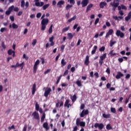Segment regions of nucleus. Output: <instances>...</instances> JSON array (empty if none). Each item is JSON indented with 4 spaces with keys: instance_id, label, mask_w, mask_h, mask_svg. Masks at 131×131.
<instances>
[{
    "instance_id": "23",
    "label": "nucleus",
    "mask_w": 131,
    "mask_h": 131,
    "mask_svg": "<svg viewBox=\"0 0 131 131\" xmlns=\"http://www.w3.org/2000/svg\"><path fill=\"white\" fill-rule=\"evenodd\" d=\"M48 32L49 34H51L53 32V25H51L49 29Z\"/></svg>"
},
{
    "instance_id": "52",
    "label": "nucleus",
    "mask_w": 131,
    "mask_h": 131,
    "mask_svg": "<svg viewBox=\"0 0 131 131\" xmlns=\"http://www.w3.org/2000/svg\"><path fill=\"white\" fill-rule=\"evenodd\" d=\"M99 51H100V52H104V51H105V47L102 46V47H101L99 49Z\"/></svg>"
},
{
    "instance_id": "56",
    "label": "nucleus",
    "mask_w": 131,
    "mask_h": 131,
    "mask_svg": "<svg viewBox=\"0 0 131 131\" xmlns=\"http://www.w3.org/2000/svg\"><path fill=\"white\" fill-rule=\"evenodd\" d=\"M39 63H40V61H39V59H37V60L35 61L34 65H36V66H38V65H39Z\"/></svg>"
},
{
    "instance_id": "60",
    "label": "nucleus",
    "mask_w": 131,
    "mask_h": 131,
    "mask_svg": "<svg viewBox=\"0 0 131 131\" xmlns=\"http://www.w3.org/2000/svg\"><path fill=\"white\" fill-rule=\"evenodd\" d=\"M64 49H65V45H62L60 47V50L62 52H64Z\"/></svg>"
},
{
    "instance_id": "46",
    "label": "nucleus",
    "mask_w": 131,
    "mask_h": 131,
    "mask_svg": "<svg viewBox=\"0 0 131 131\" xmlns=\"http://www.w3.org/2000/svg\"><path fill=\"white\" fill-rule=\"evenodd\" d=\"M111 111L112 113H116V110L114 107H111Z\"/></svg>"
},
{
    "instance_id": "32",
    "label": "nucleus",
    "mask_w": 131,
    "mask_h": 131,
    "mask_svg": "<svg viewBox=\"0 0 131 131\" xmlns=\"http://www.w3.org/2000/svg\"><path fill=\"white\" fill-rule=\"evenodd\" d=\"M102 116L104 118H110V114H103Z\"/></svg>"
},
{
    "instance_id": "25",
    "label": "nucleus",
    "mask_w": 131,
    "mask_h": 131,
    "mask_svg": "<svg viewBox=\"0 0 131 131\" xmlns=\"http://www.w3.org/2000/svg\"><path fill=\"white\" fill-rule=\"evenodd\" d=\"M49 7H50V4H47L46 5H43L42 7V9L43 11H45V10H47V9H48Z\"/></svg>"
},
{
    "instance_id": "47",
    "label": "nucleus",
    "mask_w": 131,
    "mask_h": 131,
    "mask_svg": "<svg viewBox=\"0 0 131 131\" xmlns=\"http://www.w3.org/2000/svg\"><path fill=\"white\" fill-rule=\"evenodd\" d=\"M61 77H62V75H61L58 78V79L56 81V84H58L59 82H60V80H61Z\"/></svg>"
},
{
    "instance_id": "40",
    "label": "nucleus",
    "mask_w": 131,
    "mask_h": 131,
    "mask_svg": "<svg viewBox=\"0 0 131 131\" xmlns=\"http://www.w3.org/2000/svg\"><path fill=\"white\" fill-rule=\"evenodd\" d=\"M70 102V100H69V99L66 100L64 105V107H67V105L69 104Z\"/></svg>"
},
{
    "instance_id": "50",
    "label": "nucleus",
    "mask_w": 131,
    "mask_h": 131,
    "mask_svg": "<svg viewBox=\"0 0 131 131\" xmlns=\"http://www.w3.org/2000/svg\"><path fill=\"white\" fill-rule=\"evenodd\" d=\"M8 129L11 130V129H15V125H12L11 126L8 127Z\"/></svg>"
},
{
    "instance_id": "3",
    "label": "nucleus",
    "mask_w": 131,
    "mask_h": 131,
    "mask_svg": "<svg viewBox=\"0 0 131 131\" xmlns=\"http://www.w3.org/2000/svg\"><path fill=\"white\" fill-rule=\"evenodd\" d=\"M94 127H95L96 128L98 127L99 129L101 130L104 128V124L96 123L94 125Z\"/></svg>"
},
{
    "instance_id": "41",
    "label": "nucleus",
    "mask_w": 131,
    "mask_h": 131,
    "mask_svg": "<svg viewBox=\"0 0 131 131\" xmlns=\"http://www.w3.org/2000/svg\"><path fill=\"white\" fill-rule=\"evenodd\" d=\"M14 52H15V51L12 50V49H9V50L8 51V55H9V56H11V55H12V54Z\"/></svg>"
},
{
    "instance_id": "2",
    "label": "nucleus",
    "mask_w": 131,
    "mask_h": 131,
    "mask_svg": "<svg viewBox=\"0 0 131 131\" xmlns=\"http://www.w3.org/2000/svg\"><path fill=\"white\" fill-rule=\"evenodd\" d=\"M106 57H107V54L104 53L102 55L100 56V59L99 60V63L100 66H102L103 65V61L106 59Z\"/></svg>"
},
{
    "instance_id": "58",
    "label": "nucleus",
    "mask_w": 131,
    "mask_h": 131,
    "mask_svg": "<svg viewBox=\"0 0 131 131\" xmlns=\"http://www.w3.org/2000/svg\"><path fill=\"white\" fill-rule=\"evenodd\" d=\"M130 78V74H127L125 77V79H128Z\"/></svg>"
},
{
    "instance_id": "30",
    "label": "nucleus",
    "mask_w": 131,
    "mask_h": 131,
    "mask_svg": "<svg viewBox=\"0 0 131 131\" xmlns=\"http://www.w3.org/2000/svg\"><path fill=\"white\" fill-rule=\"evenodd\" d=\"M116 43V41H113L112 40L110 41V47L112 48V47H113L114 45H115Z\"/></svg>"
},
{
    "instance_id": "34",
    "label": "nucleus",
    "mask_w": 131,
    "mask_h": 131,
    "mask_svg": "<svg viewBox=\"0 0 131 131\" xmlns=\"http://www.w3.org/2000/svg\"><path fill=\"white\" fill-rule=\"evenodd\" d=\"M40 108H39V104H38V103L36 102L35 104V110H36V111H38V110H39Z\"/></svg>"
},
{
    "instance_id": "21",
    "label": "nucleus",
    "mask_w": 131,
    "mask_h": 131,
    "mask_svg": "<svg viewBox=\"0 0 131 131\" xmlns=\"http://www.w3.org/2000/svg\"><path fill=\"white\" fill-rule=\"evenodd\" d=\"M94 49L92 51V52H91L92 55H94V54L96 53V51H97V49H98V46H95L94 47Z\"/></svg>"
},
{
    "instance_id": "33",
    "label": "nucleus",
    "mask_w": 131,
    "mask_h": 131,
    "mask_svg": "<svg viewBox=\"0 0 131 131\" xmlns=\"http://www.w3.org/2000/svg\"><path fill=\"white\" fill-rule=\"evenodd\" d=\"M34 2L35 3V6L36 7H39L40 6V3H39V0H34Z\"/></svg>"
},
{
    "instance_id": "37",
    "label": "nucleus",
    "mask_w": 131,
    "mask_h": 131,
    "mask_svg": "<svg viewBox=\"0 0 131 131\" xmlns=\"http://www.w3.org/2000/svg\"><path fill=\"white\" fill-rule=\"evenodd\" d=\"M80 119L79 118H77L76 119V125H77L78 126V125H79L80 124Z\"/></svg>"
},
{
    "instance_id": "51",
    "label": "nucleus",
    "mask_w": 131,
    "mask_h": 131,
    "mask_svg": "<svg viewBox=\"0 0 131 131\" xmlns=\"http://www.w3.org/2000/svg\"><path fill=\"white\" fill-rule=\"evenodd\" d=\"M13 11L14 12H18L19 11V8L18 7H15V6H14V8L13 9Z\"/></svg>"
},
{
    "instance_id": "22",
    "label": "nucleus",
    "mask_w": 131,
    "mask_h": 131,
    "mask_svg": "<svg viewBox=\"0 0 131 131\" xmlns=\"http://www.w3.org/2000/svg\"><path fill=\"white\" fill-rule=\"evenodd\" d=\"M45 119H46V113H43L41 117V122H43L45 121Z\"/></svg>"
},
{
    "instance_id": "14",
    "label": "nucleus",
    "mask_w": 131,
    "mask_h": 131,
    "mask_svg": "<svg viewBox=\"0 0 131 131\" xmlns=\"http://www.w3.org/2000/svg\"><path fill=\"white\" fill-rule=\"evenodd\" d=\"M43 127L45 128L46 130L48 131L50 129V127L49 126V124L48 122H45L43 124Z\"/></svg>"
},
{
    "instance_id": "13",
    "label": "nucleus",
    "mask_w": 131,
    "mask_h": 131,
    "mask_svg": "<svg viewBox=\"0 0 131 131\" xmlns=\"http://www.w3.org/2000/svg\"><path fill=\"white\" fill-rule=\"evenodd\" d=\"M89 64H90V56L87 55L85 57L84 64L86 65V66H89Z\"/></svg>"
},
{
    "instance_id": "59",
    "label": "nucleus",
    "mask_w": 131,
    "mask_h": 131,
    "mask_svg": "<svg viewBox=\"0 0 131 131\" xmlns=\"http://www.w3.org/2000/svg\"><path fill=\"white\" fill-rule=\"evenodd\" d=\"M32 46H33V47H34V46H35V45H36V39H34L32 43Z\"/></svg>"
},
{
    "instance_id": "26",
    "label": "nucleus",
    "mask_w": 131,
    "mask_h": 131,
    "mask_svg": "<svg viewBox=\"0 0 131 131\" xmlns=\"http://www.w3.org/2000/svg\"><path fill=\"white\" fill-rule=\"evenodd\" d=\"M61 67H64L65 65H66V61H65V59H62L61 61Z\"/></svg>"
},
{
    "instance_id": "38",
    "label": "nucleus",
    "mask_w": 131,
    "mask_h": 131,
    "mask_svg": "<svg viewBox=\"0 0 131 131\" xmlns=\"http://www.w3.org/2000/svg\"><path fill=\"white\" fill-rule=\"evenodd\" d=\"M106 129H107L108 130H110V129H112V127H111V125L110 124H108L106 125Z\"/></svg>"
},
{
    "instance_id": "39",
    "label": "nucleus",
    "mask_w": 131,
    "mask_h": 131,
    "mask_svg": "<svg viewBox=\"0 0 131 131\" xmlns=\"http://www.w3.org/2000/svg\"><path fill=\"white\" fill-rule=\"evenodd\" d=\"M109 55H111V57H114V56H115L116 55V53H113V50H112L109 52Z\"/></svg>"
},
{
    "instance_id": "29",
    "label": "nucleus",
    "mask_w": 131,
    "mask_h": 131,
    "mask_svg": "<svg viewBox=\"0 0 131 131\" xmlns=\"http://www.w3.org/2000/svg\"><path fill=\"white\" fill-rule=\"evenodd\" d=\"M37 67H38V66H36V64L34 65L33 73H34V74H35L36 73V71L37 70Z\"/></svg>"
},
{
    "instance_id": "6",
    "label": "nucleus",
    "mask_w": 131,
    "mask_h": 131,
    "mask_svg": "<svg viewBox=\"0 0 131 131\" xmlns=\"http://www.w3.org/2000/svg\"><path fill=\"white\" fill-rule=\"evenodd\" d=\"M32 115L33 116L34 119L39 120V114L38 112L35 111L32 113Z\"/></svg>"
},
{
    "instance_id": "44",
    "label": "nucleus",
    "mask_w": 131,
    "mask_h": 131,
    "mask_svg": "<svg viewBox=\"0 0 131 131\" xmlns=\"http://www.w3.org/2000/svg\"><path fill=\"white\" fill-rule=\"evenodd\" d=\"M9 18L11 21H12V22H14L15 21V17L14 16V15L10 16Z\"/></svg>"
},
{
    "instance_id": "28",
    "label": "nucleus",
    "mask_w": 131,
    "mask_h": 131,
    "mask_svg": "<svg viewBox=\"0 0 131 131\" xmlns=\"http://www.w3.org/2000/svg\"><path fill=\"white\" fill-rule=\"evenodd\" d=\"M76 99H77L76 95H74L73 97H71V100L72 102H75L76 101Z\"/></svg>"
},
{
    "instance_id": "36",
    "label": "nucleus",
    "mask_w": 131,
    "mask_h": 131,
    "mask_svg": "<svg viewBox=\"0 0 131 131\" xmlns=\"http://www.w3.org/2000/svg\"><path fill=\"white\" fill-rule=\"evenodd\" d=\"M76 19V15L74 16L73 17L71 18L68 20V22L70 23L72 21H73V20H75Z\"/></svg>"
},
{
    "instance_id": "4",
    "label": "nucleus",
    "mask_w": 131,
    "mask_h": 131,
    "mask_svg": "<svg viewBox=\"0 0 131 131\" xmlns=\"http://www.w3.org/2000/svg\"><path fill=\"white\" fill-rule=\"evenodd\" d=\"M51 92L52 89L51 88H47L44 93V96L46 97V98H48L49 95H50V93Z\"/></svg>"
},
{
    "instance_id": "8",
    "label": "nucleus",
    "mask_w": 131,
    "mask_h": 131,
    "mask_svg": "<svg viewBox=\"0 0 131 131\" xmlns=\"http://www.w3.org/2000/svg\"><path fill=\"white\" fill-rule=\"evenodd\" d=\"M116 34L117 36H120L121 38L124 37V33L120 31L119 30H117Z\"/></svg>"
},
{
    "instance_id": "35",
    "label": "nucleus",
    "mask_w": 131,
    "mask_h": 131,
    "mask_svg": "<svg viewBox=\"0 0 131 131\" xmlns=\"http://www.w3.org/2000/svg\"><path fill=\"white\" fill-rule=\"evenodd\" d=\"M69 30V27H66V28H63L62 30V32L63 33H64V32H66V31H68Z\"/></svg>"
},
{
    "instance_id": "31",
    "label": "nucleus",
    "mask_w": 131,
    "mask_h": 131,
    "mask_svg": "<svg viewBox=\"0 0 131 131\" xmlns=\"http://www.w3.org/2000/svg\"><path fill=\"white\" fill-rule=\"evenodd\" d=\"M76 84H77L78 86H81V85H82V84H81V81L79 80H77L76 81Z\"/></svg>"
},
{
    "instance_id": "20",
    "label": "nucleus",
    "mask_w": 131,
    "mask_h": 131,
    "mask_svg": "<svg viewBox=\"0 0 131 131\" xmlns=\"http://www.w3.org/2000/svg\"><path fill=\"white\" fill-rule=\"evenodd\" d=\"M93 7H94V5L93 4H89L87 6V8H86V13H88V12H89V11H91V9H92V8H93Z\"/></svg>"
},
{
    "instance_id": "42",
    "label": "nucleus",
    "mask_w": 131,
    "mask_h": 131,
    "mask_svg": "<svg viewBox=\"0 0 131 131\" xmlns=\"http://www.w3.org/2000/svg\"><path fill=\"white\" fill-rule=\"evenodd\" d=\"M12 28L13 29H17L18 28V25H16L15 23L12 24Z\"/></svg>"
},
{
    "instance_id": "10",
    "label": "nucleus",
    "mask_w": 131,
    "mask_h": 131,
    "mask_svg": "<svg viewBox=\"0 0 131 131\" xmlns=\"http://www.w3.org/2000/svg\"><path fill=\"white\" fill-rule=\"evenodd\" d=\"M88 114H89V110H83L80 114V117H84V115H88Z\"/></svg>"
},
{
    "instance_id": "12",
    "label": "nucleus",
    "mask_w": 131,
    "mask_h": 131,
    "mask_svg": "<svg viewBox=\"0 0 131 131\" xmlns=\"http://www.w3.org/2000/svg\"><path fill=\"white\" fill-rule=\"evenodd\" d=\"M81 4L82 8H84V7H86V6H88V4H89V0H83Z\"/></svg>"
},
{
    "instance_id": "55",
    "label": "nucleus",
    "mask_w": 131,
    "mask_h": 131,
    "mask_svg": "<svg viewBox=\"0 0 131 131\" xmlns=\"http://www.w3.org/2000/svg\"><path fill=\"white\" fill-rule=\"evenodd\" d=\"M131 17H130L129 16H128V15L127 16H126L125 17V21H126L127 22L129 20H130Z\"/></svg>"
},
{
    "instance_id": "48",
    "label": "nucleus",
    "mask_w": 131,
    "mask_h": 131,
    "mask_svg": "<svg viewBox=\"0 0 131 131\" xmlns=\"http://www.w3.org/2000/svg\"><path fill=\"white\" fill-rule=\"evenodd\" d=\"M99 21L100 19L99 18H97L94 23L95 25H97L99 23Z\"/></svg>"
},
{
    "instance_id": "24",
    "label": "nucleus",
    "mask_w": 131,
    "mask_h": 131,
    "mask_svg": "<svg viewBox=\"0 0 131 131\" xmlns=\"http://www.w3.org/2000/svg\"><path fill=\"white\" fill-rule=\"evenodd\" d=\"M23 65H24V62L21 63H19V62L16 63V67H21V69H23Z\"/></svg>"
},
{
    "instance_id": "19",
    "label": "nucleus",
    "mask_w": 131,
    "mask_h": 131,
    "mask_svg": "<svg viewBox=\"0 0 131 131\" xmlns=\"http://www.w3.org/2000/svg\"><path fill=\"white\" fill-rule=\"evenodd\" d=\"M63 4H65V2L63 0H61L58 2L57 5L58 8H62V5H63Z\"/></svg>"
},
{
    "instance_id": "7",
    "label": "nucleus",
    "mask_w": 131,
    "mask_h": 131,
    "mask_svg": "<svg viewBox=\"0 0 131 131\" xmlns=\"http://www.w3.org/2000/svg\"><path fill=\"white\" fill-rule=\"evenodd\" d=\"M13 9H14V5L9 7L8 10L5 12L6 15L9 16L11 14V12L13 11Z\"/></svg>"
},
{
    "instance_id": "5",
    "label": "nucleus",
    "mask_w": 131,
    "mask_h": 131,
    "mask_svg": "<svg viewBox=\"0 0 131 131\" xmlns=\"http://www.w3.org/2000/svg\"><path fill=\"white\" fill-rule=\"evenodd\" d=\"M20 6L21 8H24L26 7V9H27V8L29 7V2H26L25 4V1L24 0H22Z\"/></svg>"
},
{
    "instance_id": "62",
    "label": "nucleus",
    "mask_w": 131,
    "mask_h": 131,
    "mask_svg": "<svg viewBox=\"0 0 131 131\" xmlns=\"http://www.w3.org/2000/svg\"><path fill=\"white\" fill-rule=\"evenodd\" d=\"M37 18H40L41 17V13H38L36 15Z\"/></svg>"
},
{
    "instance_id": "9",
    "label": "nucleus",
    "mask_w": 131,
    "mask_h": 131,
    "mask_svg": "<svg viewBox=\"0 0 131 131\" xmlns=\"http://www.w3.org/2000/svg\"><path fill=\"white\" fill-rule=\"evenodd\" d=\"M116 2H117V3H115V1H114L113 3H111L110 4L111 6L114 7V8H117V7L119 6V0H116Z\"/></svg>"
},
{
    "instance_id": "17",
    "label": "nucleus",
    "mask_w": 131,
    "mask_h": 131,
    "mask_svg": "<svg viewBox=\"0 0 131 131\" xmlns=\"http://www.w3.org/2000/svg\"><path fill=\"white\" fill-rule=\"evenodd\" d=\"M36 92V84L34 83L32 86V94L34 95Z\"/></svg>"
},
{
    "instance_id": "45",
    "label": "nucleus",
    "mask_w": 131,
    "mask_h": 131,
    "mask_svg": "<svg viewBox=\"0 0 131 131\" xmlns=\"http://www.w3.org/2000/svg\"><path fill=\"white\" fill-rule=\"evenodd\" d=\"M79 125L80 126L84 127V126H85V122H83V121H81V122H80Z\"/></svg>"
},
{
    "instance_id": "1",
    "label": "nucleus",
    "mask_w": 131,
    "mask_h": 131,
    "mask_svg": "<svg viewBox=\"0 0 131 131\" xmlns=\"http://www.w3.org/2000/svg\"><path fill=\"white\" fill-rule=\"evenodd\" d=\"M49 23V19L48 18H43L41 21V30L42 31H45L46 30V28H47V25Z\"/></svg>"
},
{
    "instance_id": "64",
    "label": "nucleus",
    "mask_w": 131,
    "mask_h": 131,
    "mask_svg": "<svg viewBox=\"0 0 131 131\" xmlns=\"http://www.w3.org/2000/svg\"><path fill=\"white\" fill-rule=\"evenodd\" d=\"M110 86H111L110 83H107L106 84V89H110Z\"/></svg>"
},
{
    "instance_id": "43",
    "label": "nucleus",
    "mask_w": 131,
    "mask_h": 131,
    "mask_svg": "<svg viewBox=\"0 0 131 131\" xmlns=\"http://www.w3.org/2000/svg\"><path fill=\"white\" fill-rule=\"evenodd\" d=\"M72 7H73L72 5L68 4L66 7V10H69V9H71Z\"/></svg>"
},
{
    "instance_id": "63",
    "label": "nucleus",
    "mask_w": 131,
    "mask_h": 131,
    "mask_svg": "<svg viewBox=\"0 0 131 131\" xmlns=\"http://www.w3.org/2000/svg\"><path fill=\"white\" fill-rule=\"evenodd\" d=\"M23 14V11H20L17 13V16H21Z\"/></svg>"
},
{
    "instance_id": "57",
    "label": "nucleus",
    "mask_w": 131,
    "mask_h": 131,
    "mask_svg": "<svg viewBox=\"0 0 131 131\" xmlns=\"http://www.w3.org/2000/svg\"><path fill=\"white\" fill-rule=\"evenodd\" d=\"M49 41L50 42H52V41H54V36H52V37L49 38Z\"/></svg>"
},
{
    "instance_id": "18",
    "label": "nucleus",
    "mask_w": 131,
    "mask_h": 131,
    "mask_svg": "<svg viewBox=\"0 0 131 131\" xmlns=\"http://www.w3.org/2000/svg\"><path fill=\"white\" fill-rule=\"evenodd\" d=\"M113 33V29H110L108 30V32L106 33L105 35V38H107L110 35H112Z\"/></svg>"
},
{
    "instance_id": "54",
    "label": "nucleus",
    "mask_w": 131,
    "mask_h": 131,
    "mask_svg": "<svg viewBox=\"0 0 131 131\" xmlns=\"http://www.w3.org/2000/svg\"><path fill=\"white\" fill-rule=\"evenodd\" d=\"M68 2H70V4L74 5L75 4V1L74 0H68Z\"/></svg>"
},
{
    "instance_id": "53",
    "label": "nucleus",
    "mask_w": 131,
    "mask_h": 131,
    "mask_svg": "<svg viewBox=\"0 0 131 131\" xmlns=\"http://www.w3.org/2000/svg\"><path fill=\"white\" fill-rule=\"evenodd\" d=\"M121 8H122V10H125L126 11V10H127V8H126V6H124V5H121Z\"/></svg>"
},
{
    "instance_id": "49",
    "label": "nucleus",
    "mask_w": 131,
    "mask_h": 131,
    "mask_svg": "<svg viewBox=\"0 0 131 131\" xmlns=\"http://www.w3.org/2000/svg\"><path fill=\"white\" fill-rule=\"evenodd\" d=\"M1 32L3 33L4 31H7V28H2L0 30Z\"/></svg>"
},
{
    "instance_id": "11",
    "label": "nucleus",
    "mask_w": 131,
    "mask_h": 131,
    "mask_svg": "<svg viewBox=\"0 0 131 131\" xmlns=\"http://www.w3.org/2000/svg\"><path fill=\"white\" fill-rule=\"evenodd\" d=\"M124 76V75L121 73V72H118L116 76V79H120V78H121V77H123Z\"/></svg>"
},
{
    "instance_id": "16",
    "label": "nucleus",
    "mask_w": 131,
    "mask_h": 131,
    "mask_svg": "<svg viewBox=\"0 0 131 131\" xmlns=\"http://www.w3.org/2000/svg\"><path fill=\"white\" fill-rule=\"evenodd\" d=\"M123 59H124L125 61H127L128 58L126 56H123V58H119L118 60L119 61V63H122V62L124 61Z\"/></svg>"
},
{
    "instance_id": "15",
    "label": "nucleus",
    "mask_w": 131,
    "mask_h": 131,
    "mask_svg": "<svg viewBox=\"0 0 131 131\" xmlns=\"http://www.w3.org/2000/svg\"><path fill=\"white\" fill-rule=\"evenodd\" d=\"M107 6V3L105 2H101L99 4V7L100 9H104V7Z\"/></svg>"
},
{
    "instance_id": "61",
    "label": "nucleus",
    "mask_w": 131,
    "mask_h": 131,
    "mask_svg": "<svg viewBox=\"0 0 131 131\" xmlns=\"http://www.w3.org/2000/svg\"><path fill=\"white\" fill-rule=\"evenodd\" d=\"M94 75L96 77V78H99V73L98 72L94 73Z\"/></svg>"
},
{
    "instance_id": "27",
    "label": "nucleus",
    "mask_w": 131,
    "mask_h": 131,
    "mask_svg": "<svg viewBox=\"0 0 131 131\" xmlns=\"http://www.w3.org/2000/svg\"><path fill=\"white\" fill-rule=\"evenodd\" d=\"M68 39H72L73 38V35L71 33H68Z\"/></svg>"
}]
</instances>
